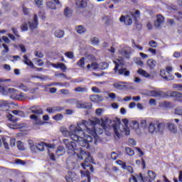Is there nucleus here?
<instances>
[{"label":"nucleus","mask_w":182,"mask_h":182,"mask_svg":"<svg viewBox=\"0 0 182 182\" xmlns=\"http://www.w3.org/2000/svg\"><path fill=\"white\" fill-rule=\"evenodd\" d=\"M100 123L102 121L97 117L88 121L82 119L77 122V126L70 125L69 129L63 127L60 131L65 137L70 136L71 140L77 141L81 147L89 149L90 144H97V141L100 140L99 134H102L103 129H106L105 124Z\"/></svg>","instance_id":"nucleus-1"},{"label":"nucleus","mask_w":182,"mask_h":182,"mask_svg":"<svg viewBox=\"0 0 182 182\" xmlns=\"http://www.w3.org/2000/svg\"><path fill=\"white\" fill-rule=\"evenodd\" d=\"M63 143L65 144L69 156H75L76 154L77 159L80 160L85 159V162L82 164V167L84 170H86V167H90V163H93V158L90 155V153L83 151L82 148H77L75 142L70 141L68 139H63Z\"/></svg>","instance_id":"nucleus-2"},{"label":"nucleus","mask_w":182,"mask_h":182,"mask_svg":"<svg viewBox=\"0 0 182 182\" xmlns=\"http://www.w3.org/2000/svg\"><path fill=\"white\" fill-rule=\"evenodd\" d=\"M168 125V129L172 133H177V126L173 122H159V121H151L148 127V132L150 134H157L161 133L166 126Z\"/></svg>","instance_id":"nucleus-3"},{"label":"nucleus","mask_w":182,"mask_h":182,"mask_svg":"<svg viewBox=\"0 0 182 182\" xmlns=\"http://www.w3.org/2000/svg\"><path fill=\"white\" fill-rule=\"evenodd\" d=\"M122 123H124V125L117 121L112 124L114 134L117 139H119L122 134H126V136L130 134V128L127 127L129 120L124 119H122Z\"/></svg>","instance_id":"nucleus-4"},{"label":"nucleus","mask_w":182,"mask_h":182,"mask_svg":"<svg viewBox=\"0 0 182 182\" xmlns=\"http://www.w3.org/2000/svg\"><path fill=\"white\" fill-rule=\"evenodd\" d=\"M30 110L31 113H33V114L30 115V119L33 120V124L34 126H41L43 124V122L41 120V116L43 114V109L32 107L30 108Z\"/></svg>","instance_id":"nucleus-5"},{"label":"nucleus","mask_w":182,"mask_h":182,"mask_svg":"<svg viewBox=\"0 0 182 182\" xmlns=\"http://www.w3.org/2000/svg\"><path fill=\"white\" fill-rule=\"evenodd\" d=\"M115 67L114 70L117 75L125 76L126 77L130 76V71L127 70V68H123L124 61L123 59H117L114 60Z\"/></svg>","instance_id":"nucleus-6"},{"label":"nucleus","mask_w":182,"mask_h":182,"mask_svg":"<svg viewBox=\"0 0 182 182\" xmlns=\"http://www.w3.org/2000/svg\"><path fill=\"white\" fill-rule=\"evenodd\" d=\"M29 28L31 31L38 28V16L36 14L34 15L33 20H30L28 23H23L21 26V29L23 31H28Z\"/></svg>","instance_id":"nucleus-7"},{"label":"nucleus","mask_w":182,"mask_h":182,"mask_svg":"<svg viewBox=\"0 0 182 182\" xmlns=\"http://www.w3.org/2000/svg\"><path fill=\"white\" fill-rule=\"evenodd\" d=\"M140 176L143 182H154V180H156V173L153 171H149L147 176L144 178H143L141 173H140Z\"/></svg>","instance_id":"nucleus-8"},{"label":"nucleus","mask_w":182,"mask_h":182,"mask_svg":"<svg viewBox=\"0 0 182 182\" xmlns=\"http://www.w3.org/2000/svg\"><path fill=\"white\" fill-rule=\"evenodd\" d=\"M65 179L67 182H76L79 181V176L75 172L68 171Z\"/></svg>","instance_id":"nucleus-9"},{"label":"nucleus","mask_w":182,"mask_h":182,"mask_svg":"<svg viewBox=\"0 0 182 182\" xmlns=\"http://www.w3.org/2000/svg\"><path fill=\"white\" fill-rule=\"evenodd\" d=\"M45 146L48 149H55V144L41 142L36 145V150H38V151H43V150H45Z\"/></svg>","instance_id":"nucleus-10"},{"label":"nucleus","mask_w":182,"mask_h":182,"mask_svg":"<svg viewBox=\"0 0 182 182\" xmlns=\"http://www.w3.org/2000/svg\"><path fill=\"white\" fill-rule=\"evenodd\" d=\"M161 76L165 80H174V75H173L168 71L166 70V69L161 70Z\"/></svg>","instance_id":"nucleus-11"},{"label":"nucleus","mask_w":182,"mask_h":182,"mask_svg":"<svg viewBox=\"0 0 182 182\" xmlns=\"http://www.w3.org/2000/svg\"><path fill=\"white\" fill-rule=\"evenodd\" d=\"M132 53V48L127 47L125 48H120L118 51V54L121 56H124V58H127L129 59L130 58V54Z\"/></svg>","instance_id":"nucleus-12"},{"label":"nucleus","mask_w":182,"mask_h":182,"mask_svg":"<svg viewBox=\"0 0 182 182\" xmlns=\"http://www.w3.org/2000/svg\"><path fill=\"white\" fill-rule=\"evenodd\" d=\"M6 95H9L11 99H15V100H16L18 93L19 92V91L15 88H8L7 90H6Z\"/></svg>","instance_id":"nucleus-13"},{"label":"nucleus","mask_w":182,"mask_h":182,"mask_svg":"<svg viewBox=\"0 0 182 182\" xmlns=\"http://www.w3.org/2000/svg\"><path fill=\"white\" fill-rule=\"evenodd\" d=\"M146 95H147V96H151L153 97H161V96H163V92L157 90H150L148 91Z\"/></svg>","instance_id":"nucleus-14"},{"label":"nucleus","mask_w":182,"mask_h":182,"mask_svg":"<svg viewBox=\"0 0 182 182\" xmlns=\"http://www.w3.org/2000/svg\"><path fill=\"white\" fill-rule=\"evenodd\" d=\"M119 21L120 22H124L125 25L128 26H129V25H132V23H133V19L130 16H122L119 18Z\"/></svg>","instance_id":"nucleus-15"},{"label":"nucleus","mask_w":182,"mask_h":182,"mask_svg":"<svg viewBox=\"0 0 182 182\" xmlns=\"http://www.w3.org/2000/svg\"><path fill=\"white\" fill-rule=\"evenodd\" d=\"M127 82H115L113 84L114 87L115 89H118V90H124V89H127Z\"/></svg>","instance_id":"nucleus-16"},{"label":"nucleus","mask_w":182,"mask_h":182,"mask_svg":"<svg viewBox=\"0 0 182 182\" xmlns=\"http://www.w3.org/2000/svg\"><path fill=\"white\" fill-rule=\"evenodd\" d=\"M164 23V17L160 14L156 16V21H155L156 28H160Z\"/></svg>","instance_id":"nucleus-17"},{"label":"nucleus","mask_w":182,"mask_h":182,"mask_svg":"<svg viewBox=\"0 0 182 182\" xmlns=\"http://www.w3.org/2000/svg\"><path fill=\"white\" fill-rule=\"evenodd\" d=\"M76 107H77V109H92V105L79 101L76 104Z\"/></svg>","instance_id":"nucleus-18"},{"label":"nucleus","mask_w":182,"mask_h":182,"mask_svg":"<svg viewBox=\"0 0 182 182\" xmlns=\"http://www.w3.org/2000/svg\"><path fill=\"white\" fill-rule=\"evenodd\" d=\"M90 100L91 102H93L94 103H99L100 102H103L102 97L99 95H94L90 96Z\"/></svg>","instance_id":"nucleus-19"},{"label":"nucleus","mask_w":182,"mask_h":182,"mask_svg":"<svg viewBox=\"0 0 182 182\" xmlns=\"http://www.w3.org/2000/svg\"><path fill=\"white\" fill-rule=\"evenodd\" d=\"M80 174L82 178L83 177L87 178V180L82 181L81 182H90V172H89V171H81Z\"/></svg>","instance_id":"nucleus-20"},{"label":"nucleus","mask_w":182,"mask_h":182,"mask_svg":"<svg viewBox=\"0 0 182 182\" xmlns=\"http://www.w3.org/2000/svg\"><path fill=\"white\" fill-rule=\"evenodd\" d=\"M51 66H53V68H55V69H61V70H67L68 69L66 65L62 63H59L58 64L51 63Z\"/></svg>","instance_id":"nucleus-21"},{"label":"nucleus","mask_w":182,"mask_h":182,"mask_svg":"<svg viewBox=\"0 0 182 182\" xmlns=\"http://www.w3.org/2000/svg\"><path fill=\"white\" fill-rule=\"evenodd\" d=\"M146 65L149 69H154L156 68V65H157V62L153 59H149L146 62Z\"/></svg>","instance_id":"nucleus-22"},{"label":"nucleus","mask_w":182,"mask_h":182,"mask_svg":"<svg viewBox=\"0 0 182 182\" xmlns=\"http://www.w3.org/2000/svg\"><path fill=\"white\" fill-rule=\"evenodd\" d=\"M75 31L77 33H79L80 35H83V33H86V31L87 30L83 26H78L75 28Z\"/></svg>","instance_id":"nucleus-23"},{"label":"nucleus","mask_w":182,"mask_h":182,"mask_svg":"<svg viewBox=\"0 0 182 182\" xmlns=\"http://www.w3.org/2000/svg\"><path fill=\"white\" fill-rule=\"evenodd\" d=\"M87 69L88 70H96L99 69V64L96 63H92L91 64L87 65Z\"/></svg>","instance_id":"nucleus-24"},{"label":"nucleus","mask_w":182,"mask_h":182,"mask_svg":"<svg viewBox=\"0 0 182 182\" xmlns=\"http://www.w3.org/2000/svg\"><path fill=\"white\" fill-rule=\"evenodd\" d=\"M137 73H139V75H140L141 76H143V77H151V75H150V74H149V73H147V71L143 70V69H139L137 70Z\"/></svg>","instance_id":"nucleus-25"},{"label":"nucleus","mask_w":182,"mask_h":182,"mask_svg":"<svg viewBox=\"0 0 182 182\" xmlns=\"http://www.w3.org/2000/svg\"><path fill=\"white\" fill-rule=\"evenodd\" d=\"M23 63L30 68H33V63H32V61L28 58V55H23Z\"/></svg>","instance_id":"nucleus-26"},{"label":"nucleus","mask_w":182,"mask_h":182,"mask_svg":"<svg viewBox=\"0 0 182 182\" xmlns=\"http://www.w3.org/2000/svg\"><path fill=\"white\" fill-rule=\"evenodd\" d=\"M103 21L107 26H109V25H113V19L107 16L103 17Z\"/></svg>","instance_id":"nucleus-27"},{"label":"nucleus","mask_w":182,"mask_h":182,"mask_svg":"<svg viewBox=\"0 0 182 182\" xmlns=\"http://www.w3.org/2000/svg\"><path fill=\"white\" fill-rule=\"evenodd\" d=\"M25 99H28V95L23 92H18L16 100H25Z\"/></svg>","instance_id":"nucleus-28"},{"label":"nucleus","mask_w":182,"mask_h":182,"mask_svg":"<svg viewBox=\"0 0 182 182\" xmlns=\"http://www.w3.org/2000/svg\"><path fill=\"white\" fill-rule=\"evenodd\" d=\"M61 110H62V109H60V107H55L53 108L48 107L46 109L48 113H56V112H60Z\"/></svg>","instance_id":"nucleus-29"},{"label":"nucleus","mask_w":182,"mask_h":182,"mask_svg":"<svg viewBox=\"0 0 182 182\" xmlns=\"http://www.w3.org/2000/svg\"><path fill=\"white\" fill-rule=\"evenodd\" d=\"M65 147L59 146L56 151L57 156H63L65 153Z\"/></svg>","instance_id":"nucleus-30"},{"label":"nucleus","mask_w":182,"mask_h":182,"mask_svg":"<svg viewBox=\"0 0 182 182\" xmlns=\"http://www.w3.org/2000/svg\"><path fill=\"white\" fill-rule=\"evenodd\" d=\"M17 86L18 89L23 90V92H29V87L23 83L18 84Z\"/></svg>","instance_id":"nucleus-31"},{"label":"nucleus","mask_w":182,"mask_h":182,"mask_svg":"<svg viewBox=\"0 0 182 182\" xmlns=\"http://www.w3.org/2000/svg\"><path fill=\"white\" fill-rule=\"evenodd\" d=\"M28 144L30 146V149H31V151H33V153H36V145L33 143V141L30 139L28 141Z\"/></svg>","instance_id":"nucleus-32"},{"label":"nucleus","mask_w":182,"mask_h":182,"mask_svg":"<svg viewBox=\"0 0 182 182\" xmlns=\"http://www.w3.org/2000/svg\"><path fill=\"white\" fill-rule=\"evenodd\" d=\"M86 1L85 0H78L76 2V5L77 6H78V8H85V6H86Z\"/></svg>","instance_id":"nucleus-33"},{"label":"nucleus","mask_w":182,"mask_h":182,"mask_svg":"<svg viewBox=\"0 0 182 182\" xmlns=\"http://www.w3.org/2000/svg\"><path fill=\"white\" fill-rule=\"evenodd\" d=\"M109 68V64L107 63H101L98 64V69H101V70H105V69H107Z\"/></svg>","instance_id":"nucleus-34"},{"label":"nucleus","mask_w":182,"mask_h":182,"mask_svg":"<svg viewBox=\"0 0 182 182\" xmlns=\"http://www.w3.org/2000/svg\"><path fill=\"white\" fill-rule=\"evenodd\" d=\"M63 35H65V32L62 30H56L55 32V38H63Z\"/></svg>","instance_id":"nucleus-35"},{"label":"nucleus","mask_w":182,"mask_h":182,"mask_svg":"<svg viewBox=\"0 0 182 182\" xmlns=\"http://www.w3.org/2000/svg\"><path fill=\"white\" fill-rule=\"evenodd\" d=\"M13 114H15L16 116H19L20 117H25V112L19 110H13L12 111Z\"/></svg>","instance_id":"nucleus-36"},{"label":"nucleus","mask_w":182,"mask_h":182,"mask_svg":"<svg viewBox=\"0 0 182 182\" xmlns=\"http://www.w3.org/2000/svg\"><path fill=\"white\" fill-rule=\"evenodd\" d=\"M131 127H132V129H134V130L139 129V122H137V121H132L131 122Z\"/></svg>","instance_id":"nucleus-37"},{"label":"nucleus","mask_w":182,"mask_h":182,"mask_svg":"<svg viewBox=\"0 0 182 182\" xmlns=\"http://www.w3.org/2000/svg\"><path fill=\"white\" fill-rule=\"evenodd\" d=\"M159 107H161V109H168L170 107V102H163L159 104Z\"/></svg>","instance_id":"nucleus-38"},{"label":"nucleus","mask_w":182,"mask_h":182,"mask_svg":"<svg viewBox=\"0 0 182 182\" xmlns=\"http://www.w3.org/2000/svg\"><path fill=\"white\" fill-rule=\"evenodd\" d=\"M53 120H56L57 122H59L60 120H63V114H57L54 116H53Z\"/></svg>","instance_id":"nucleus-39"},{"label":"nucleus","mask_w":182,"mask_h":182,"mask_svg":"<svg viewBox=\"0 0 182 182\" xmlns=\"http://www.w3.org/2000/svg\"><path fill=\"white\" fill-rule=\"evenodd\" d=\"M75 91L79 92L80 93H85V92H87V88H86L85 87H78L75 89Z\"/></svg>","instance_id":"nucleus-40"},{"label":"nucleus","mask_w":182,"mask_h":182,"mask_svg":"<svg viewBox=\"0 0 182 182\" xmlns=\"http://www.w3.org/2000/svg\"><path fill=\"white\" fill-rule=\"evenodd\" d=\"M77 66L82 68V69H85V58H81L77 63Z\"/></svg>","instance_id":"nucleus-41"},{"label":"nucleus","mask_w":182,"mask_h":182,"mask_svg":"<svg viewBox=\"0 0 182 182\" xmlns=\"http://www.w3.org/2000/svg\"><path fill=\"white\" fill-rule=\"evenodd\" d=\"M16 146L18 150H25V146L23 145V143H22L21 141H18L16 142Z\"/></svg>","instance_id":"nucleus-42"},{"label":"nucleus","mask_w":182,"mask_h":182,"mask_svg":"<svg viewBox=\"0 0 182 182\" xmlns=\"http://www.w3.org/2000/svg\"><path fill=\"white\" fill-rule=\"evenodd\" d=\"M2 46H3L4 50H3L1 51V53L3 55H5V53H8V52H9V48L8 47V46L6 44H5V43H3Z\"/></svg>","instance_id":"nucleus-43"},{"label":"nucleus","mask_w":182,"mask_h":182,"mask_svg":"<svg viewBox=\"0 0 182 182\" xmlns=\"http://www.w3.org/2000/svg\"><path fill=\"white\" fill-rule=\"evenodd\" d=\"M126 153L128 154V156H134V151L132 149V148H126Z\"/></svg>","instance_id":"nucleus-44"},{"label":"nucleus","mask_w":182,"mask_h":182,"mask_svg":"<svg viewBox=\"0 0 182 182\" xmlns=\"http://www.w3.org/2000/svg\"><path fill=\"white\" fill-rule=\"evenodd\" d=\"M132 48H135L136 49H138L139 50H143V47L140 45L136 44V43H134V41H132Z\"/></svg>","instance_id":"nucleus-45"},{"label":"nucleus","mask_w":182,"mask_h":182,"mask_svg":"<svg viewBox=\"0 0 182 182\" xmlns=\"http://www.w3.org/2000/svg\"><path fill=\"white\" fill-rule=\"evenodd\" d=\"M117 164L119 166H121V167L124 169L126 170V162H123L121 160L117 161Z\"/></svg>","instance_id":"nucleus-46"},{"label":"nucleus","mask_w":182,"mask_h":182,"mask_svg":"<svg viewBox=\"0 0 182 182\" xmlns=\"http://www.w3.org/2000/svg\"><path fill=\"white\" fill-rule=\"evenodd\" d=\"M64 14L65 15V16H70V15L72 14V10H70V9L66 7L64 11Z\"/></svg>","instance_id":"nucleus-47"},{"label":"nucleus","mask_w":182,"mask_h":182,"mask_svg":"<svg viewBox=\"0 0 182 182\" xmlns=\"http://www.w3.org/2000/svg\"><path fill=\"white\" fill-rule=\"evenodd\" d=\"M148 52L151 53V55H153V56H156V55H157V50H156L153 48H148Z\"/></svg>","instance_id":"nucleus-48"},{"label":"nucleus","mask_w":182,"mask_h":182,"mask_svg":"<svg viewBox=\"0 0 182 182\" xmlns=\"http://www.w3.org/2000/svg\"><path fill=\"white\" fill-rule=\"evenodd\" d=\"M48 8H50V9H56V6L55 4L52 3V1H49L47 3Z\"/></svg>","instance_id":"nucleus-49"},{"label":"nucleus","mask_w":182,"mask_h":182,"mask_svg":"<svg viewBox=\"0 0 182 182\" xmlns=\"http://www.w3.org/2000/svg\"><path fill=\"white\" fill-rule=\"evenodd\" d=\"M149 46L151 48H157V42H156L155 41H150L149 42Z\"/></svg>","instance_id":"nucleus-50"},{"label":"nucleus","mask_w":182,"mask_h":182,"mask_svg":"<svg viewBox=\"0 0 182 182\" xmlns=\"http://www.w3.org/2000/svg\"><path fill=\"white\" fill-rule=\"evenodd\" d=\"M141 127H143V129H146V127H147V119L141 120Z\"/></svg>","instance_id":"nucleus-51"},{"label":"nucleus","mask_w":182,"mask_h":182,"mask_svg":"<svg viewBox=\"0 0 182 182\" xmlns=\"http://www.w3.org/2000/svg\"><path fill=\"white\" fill-rule=\"evenodd\" d=\"M34 2L37 6H42L43 5V0H34Z\"/></svg>","instance_id":"nucleus-52"},{"label":"nucleus","mask_w":182,"mask_h":182,"mask_svg":"<svg viewBox=\"0 0 182 182\" xmlns=\"http://www.w3.org/2000/svg\"><path fill=\"white\" fill-rule=\"evenodd\" d=\"M135 63L139 66H143V65L144 64L140 58L135 59Z\"/></svg>","instance_id":"nucleus-53"},{"label":"nucleus","mask_w":182,"mask_h":182,"mask_svg":"<svg viewBox=\"0 0 182 182\" xmlns=\"http://www.w3.org/2000/svg\"><path fill=\"white\" fill-rule=\"evenodd\" d=\"M25 124H18V125H13V127H10L11 129H22V127H25Z\"/></svg>","instance_id":"nucleus-54"},{"label":"nucleus","mask_w":182,"mask_h":182,"mask_svg":"<svg viewBox=\"0 0 182 182\" xmlns=\"http://www.w3.org/2000/svg\"><path fill=\"white\" fill-rule=\"evenodd\" d=\"M48 156L50 159V160H53V161H55V154H53V153H52L51 150L48 149Z\"/></svg>","instance_id":"nucleus-55"},{"label":"nucleus","mask_w":182,"mask_h":182,"mask_svg":"<svg viewBox=\"0 0 182 182\" xmlns=\"http://www.w3.org/2000/svg\"><path fill=\"white\" fill-rule=\"evenodd\" d=\"M176 114H178L179 116H182V107H178L175 109Z\"/></svg>","instance_id":"nucleus-56"},{"label":"nucleus","mask_w":182,"mask_h":182,"mask_svg":"<svg viewBox=\"0 0 182 182\" xmlns=\"http://www.w3.org/2000/svg\"><path fill=\"white\" fill-rule=\"evenodd\" d=\"M65 56H67V58H68L69 59H73V52H66L65 53Z\"/></svg>","instance_id":"nucleus-57"},{"label":"nucleus","mask_w":182,"mask_h":182,"mask_svg":"<svg viewBox=\"0 0 182 182\" xmlns=\"http://www.w3.org/2000/svg\"><path fill=\"white\" fill-rule=\"evenodd\" d=\"M102 113H103V109L102 108H98L95 110V114H97V116H100Z\"/></svg>","instance_id":"nucleus-58"},{"label":"nucleus","mask_w":182,"mask_h":182,"mask_svg":"<svg viewBox=\"0 0 182 182\" xmlns=\"http://www.w3.org/2000/svg\"><path fill=\"white\" fill-rule=\"evenodd\" d=\"M176 17L177 18L178 21H182V11L178 12Z\"/></svg>","instance_id":"nucleus-59"},{"label":"nucleus","mask_w":182,"mask_h":182,"mask_svg":"<svg viewBox=\"0 0 182 182\" xmlns=\"http://www.w3.org/2000/svg\"><path fill=\"white\" fill-rule=\"evenodd\" d=\"M92 45H97L99 43V39L97 38H93L91 39Z\"/></svg>","instance_id":"nucleus-60"},{"label":"nucleus","mask_w":182,"mask_h":182,"mask_svg":"<svg viewBox=\"0 0 182 182\" xmlns=\"http://www.w3.org/2000/svg\"><path fill=\"white\" fill-rule=\"evenodd\" d=\"M109 97H110L113 102H114V99H116V94L111 92L108 94Z\"/></svg>","instance_id":"nucleus-61"},{"label":"nucleus","mask_w":182,"mask_h":182,"mask_svg":"<svg viewBox=\"0 0 182 182\" xmlns=\"http://www.w3.org/2000/svg\"><path fill=\"white\" fill-rule=\"evenodd\" d=\"M35 55L37 56V58H43V53L42 52H40V51L36 52Z\"/></svg>","instance_id":"nucleus-62"},{"label":"nucleus","mask_w":182,"mask_h":182,"mask_svg":"<svg viewBox=\"0 0 182 182\" xmlns=\"http://www.w3.org/2000/svg\"><path fill=\"white\" fill-rule=\"evenodd\" d=\"M92 92H93L94 93H100V90H99L97 87H92Z\"/></svg>","instance_id":"nucleus-63"},{"label":"nucleus","mask_w":182,"mask_h":182,"mask_svg":"<svg viewBox=\"0 0 182 182\" xmlns=\"http://www.w3.org/2000/svg\"><path fill=\"white\" fill-rule=\"evenodd\" d=\"M129 144L130 146H136V141L133 139H129Z\"/></svg>","instance_id":"nucleus-64"}]
</instances>
